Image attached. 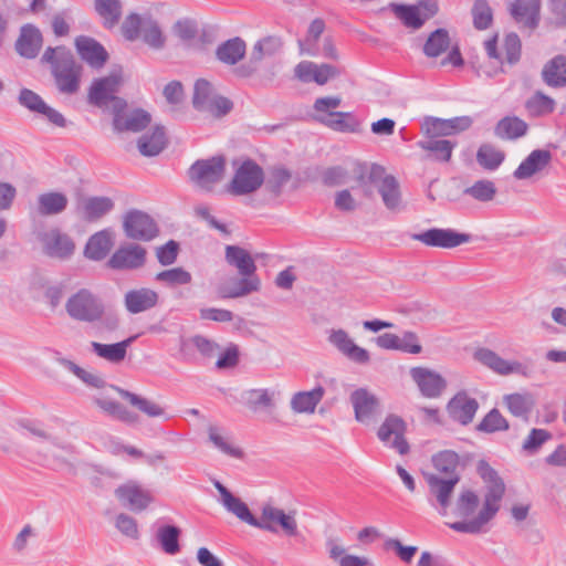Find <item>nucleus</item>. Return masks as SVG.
<instances>
[{
	"instance_id": "obj_58",
	"label": "nucleus",
	"mask_w": 566,
	"mask_h": 566,
	"mask_svg": "<svg viewBox=\"0 0 566 566\" xmlns=\"http://www.w3.org/2000/svg\"><path fill=\"white\" fill-rule=\"evenodd\" d=\"M433 467L441 473L458 475L455 470L459 465V455L451 450H444L432 458Z\"/></svg>"
},
{
	"instance_id": "obj_27",
	"label": "nucleus",
	"mask_w": 566,
	"mask_h": 566,
	"mask_svg": "<svg viewBox=\"0 0 566 566\" xmlns=\"http://www.w3.org/2000/svg\"><path fill=\"white\" fill-rule=\"evenodd\" d=\"M478 409L479 402L476 399L470 397L465 391L454 395L447 405L450 418L462 426L472 422Z\"/></svg>"
},
{
	"instance_id": "obj_54",
	"label": "nucleus",
	"mask_w": 566,
	"mask_h": 566,
	"mask_svg": "<svg viewBox=\"0 0 566 566\" xmlns=\"http://www.w3.org/2000/svg\"><path fill=\"white\" fill-rule=\"evenodd\" d=\"M139 38H142L145 44L154 50H161L166 44V36L164 35L158 22L149 15L145 18L144 28Z\"/></svg>"
},
{
	"instance_id": "obj_57",
	"label": "nucleus",
	"mask_w": 566,
	"mask_h": 566,
	"mask_svg": "<svg viewBox=\"0 0 566 566\" xmlns=\"http://www.w3.org/2000/svg\"><path fill=\"white\" fill-rule=\"evenodd\" d=\"M156 281L166 284L169 287L187 285L191 282V274L182 268H174L161 271L156 274Z\"/></svg>"
},
{
	"instance_id": "obj_41",
	"label": "nucleus",
	"mask_w": 566,
	"mask_h": 566,
	"mask_svg": "<svg viewBox=\"0 0 566 566\" xmlns=\"http://www.w3.org/2000/svg\"><path fill=\"white\" fill-rule=\"evenodd\" d=\"M542 76L548 86H566V56L560 54L548 61L542 71Z\"/></svg>"
},
{
	"instance_id": "obj_17",
	"label": "nucleus",
	"mask_w": 566,
	"mask_h": 566,
	"mask_svg": "<svg viewBox=\"0 0 566 566\" xmlns=\"http://www.w3.org/2000/svg\"><path fill=\"white\" fill-rule=\"evenodd\" d=\"M327 342L343 356L356 364L365 365L370 360L368 350L358 346L343 328L327 331Z\"/></svg>"
},
{
	"instance_id": "obj_64",
	"label": "nucleus",
	"mask_w": 566,
	"mask_h": 566,
	"mask_svg": "<svg viewBox=\"0 0 566 566\" xmlns=\"http://www.w3.org/2000/svg\"><path fill=\"white\" fill-rule=\"evenodd\" d=\"M384 548L386 551H394L399 559L407 564L413 559L416 553L418 552L417 546H405L399 539L392 537H388L384 542Z\"/></svg>"
},
{
	"instance_id": "obj_26",
	"label": "nucleus",
	"mask_w": 566,
	"mask_h": 566,
	"mask_svg": "<svg viewBox=\"0 0 566 566\" xmlns=\"http://www.w3.org/2000/svg\"><path fill=\"white\" fill-rule=\"evenodd\" d=\"M93 403L107 417L133 426L139 421L136 412L128 410L125 406L111 398L106 390L102 394L92 396Z\"/></svg>"
},
{
	"instance_id": "obj_43",
	"label": "nucleus",
	"mask_w": 566,
	"mask_h": 566,
	"mask_svg": "<svg viewBox=\"0 0 566 566\" xmlns=\"http://www.w3.org/2000/svg\"><path fill=\"white\" fill-rule=\"evenodd\" d=\"M324 388L317 386L310 391L296 392L291 399V408L297 413H312L324 396Z\"/></svg>"
},
{
	"instance_id": "obj_2",
	"label": "nucleus",
	"mask_w": 566,
	"mask_h": 566,
	"mask_svg": "<svg viewBox=\"0 0 566 566\" xmlns=\"http://www.w3.org/2000/svg\"><path fill=\"white\" fill-rule=\"evenodd\" d=\"M41 62L50 65L55 87L60 94L75 95L81 87L83 65L65 46H49L41 56Z\"/></svg>"
},
{
	"instance_id": "obj_50",
	"label": "nucleus",
	"mask_w": 566,
	"mask_h": 566,
	"mask_svg": "<svg viewBox=\"0 0 566 566\" xmlns=\"http://www.w3.org/2000/svg\"><path fill=\"white\" fill-rule=\"evenodd\" d=\"M505 159V153L492 144H482L476 151V163L484 170H496Z\"/></svg>"
},
{
	"instance_id": "obj_25",
	"label": "nucleus",
	"mask_w": 566,
	"mask_h": 566,
	"mask_svg": "<svg viewBox=\"0 0 566 566\" xmlns=\"http://www.w3.org/2000/svg\"><path fill=\"white\" fill-rule=\"evenodd\" d=\"M355 419L368 423L379 411V399L366 388H358L350 394Z\"/></svg>"
},
{
	"instance_id": "obj_60",
	"label": "nucleus",
	"mask_w": 566,
	"mask_h": 566,
	"mask_svg": "<svg viewBox=\"0 0 566 566\" xmlns=\"http://www.w3.org/2000/svg\"><path fill=\"white\" fill-rule=\"evenodd\" d=\"M552 438V433L545 429L533 428L522 444V450L533 455L541 447Z\"/></svg>"
},
{
	"instance_id": "obj_47",
	"label": "nucleus",
	"mask_w": 566,
	"mask_h": 566,
	"mask_svg": "<svg viewBox=\"0 0 566 566\" xmlns=\"http://www.w3.org/2000/svg\"><path fill=\"white\" fill-rule=\"evenodd\" d=\"M450 44L451 39L448 30L440 28L429 34L422 51L426 56L433 59L447 52Z\"/></svg>"
},
{
	"instance_id": "obj_5",
	"label": "nucleus",
	"mask_w": 566,
	"mask_h": 566,
	"mask_svg": "<svg viewBox=\"0 0 566 566\" xmlns=\"http://www.w3.org/2000/svg\"><path fill=\"white\" fill-rule=\"evenodd\" d=\"M233 177L227 187V191L233 196L251 195L259 190L264 182L263 168L254 160L248 158L234 161Z\"/></svg>"
},
{
	"instance_id": "obj_35",
	"label": "nucleus",
	"mask_w": 566,
	"mask_h": 566,
	"mask_svg": "<svg viewBox=\"0 0 566 566\" xmlns=\"http://www.w3.org/2000/svg\"><path fill=\"white\" fill-rule=\"evenodd\" d=\"M137 338L136 335L130 336L122 342L114 344H102L98 342H92L91 348L92 352L99 358L105 359L112 364L122 363L126 355L127 348L132 345V343Z\"/></svg>"
},
{
	"instance_id": "obj_36",
	"label": "nucleus",
	"mask_w": 566,
	"mask_h": 566,
	"mask_svg": "<svg viewBox=\"0 0 566 566\" xmlns=\"http://www.w3.org/2000/svg\"><path fill=\"white\" fill-rule=\"evenodd\" d=\"M417 146L428 153V159L449 163L457 143L441 138H427L419 140Z\"/></svg>"
},
{
	"instance_id": "obj_34",
	"label": "nucleus",
	"mask_w": 566,
	"mask_h": 566,
	"mask_svg": "<svg viewBox=\"0 0 566 566\" xmlns=\"http://www.w3.org/2000/svg\"><path fill=\"white\" fill-rule=\"evenodd\" d=\"M114 209V201L108 197H88L78 201L77 212L87 221H95Z\"/></svg>"
},
{
	"instance_id": "obj_6",
	"label": "nucleus",
	"mask_w": 566,
	"mask_h": 566,
	"mask_svg": "<svg viewBox=\"0 0 566 566\" xmlns=\"http://www.w3.org/2000/svg\"><path fill=\"white\" fill-rule=\"evenodd\" d=\"M368 179L377 186L382 203L389 211L398 213L405 210L406 205L396 177L387 175L382 166L374 164L370 167Z\"/></svg>"
},
{
	"instance_id": "obj_53",
	"label": "nucleus",
	"mask_w": 566,
	"mask_h": 566,
	"mask_svg": "<svg viewBox=\"0 0 566 566\" xmlns=\"http://www.w3.org/2000/svg\"><path fill=\"white\" fill-rule=\"evenodd\" d=\"M181 531L175 525H163L156 532V538L161 549L169 555H176L180 551L179 537Z\"/></svg>"
},
{
	"instance_id": "obj_16",
	"label": "nucleus",
	"mask_w": 566,
	"mask_h": 566,
	"mask_svg": "<svg viewBox=\"0 0 566 566\" xmlns=\"http://www.w3.org/2000/svg\"><path fill=\"white\" fill-rule=\"evenodd\" d=\"M43 253L52 259L67 260L75 251V243L72 238L54 228L39 235Z\"/></svg>"
},
{
	"instance_id": "obj_56",
	"label": "nucleus",
	"mask_w": 566,
	"mask_h": 566,
	"mask_svg": "<svg viewBox=\"0 0 566 566\" xmlns=\"http://www.w3.org/2000/svg\"><path fill=\"white\" fill-rule=\"evenodd\" d=\"M463 193L481 202H488L494 199L496 195L495 184L488 179L475 181L472 186L467 187Z\"/></svg>"
},
{
	"instance_id": "obj_13",
	"label": "nucleus",
	"mask_w": 566,
	"mask_h": 566,
	"mask_svg": "<svg viewBox=\"0 0 566 566\" xmlns=\"http://www.w3.org/2000/svg\"><path fill=\"white\" fill-rule=\"evenodd\" d=\"M411 239L427 247L453 249L471 241L472 237L451 228H431L421 233L411 234Z\"/></svg>"
},
{
	"instance_id": "obj_24",
	"label": "nucleus",
	"mask_w": 566,
	"mask_h": 566,
	"mask_svg": "<svg viewBox=\"0 0 566 566\" xmlns=\"http://www.w3.org/2000/svg\"><path fill=\"white\" fill-rule=\"evenodd\" d=\"M410 376L421 395L427 398L439 397L447 387V381L440 374L424 367L411 368Z\"/></svg>"
},
{
	"instance_id": "obj_11",
	"label": "nucleus",
	"mask_w": 566,
	"mask_h": 566,
	"mask_svg": "<svg viewBox=\"0 0 566 566\" xmlns=\"http://www.w3.org/2000/svg\"><path fill=\"white\" fill-rule=\"evenodd\" d=\"M122 84V77L117 73H111L106 76L94 78L87 92V102L96 107H104L112 103V107L116 104L117 99H123L116 96Z\"/></svg>"
},
{
	"instance_id": "obj_10",
	"label": "nucleus",
	"mask_w": 566,
	"mask_h": 566,
	"mask_svg": "<svg viewBox=\"0 0 566 566\" xmlns=\"http://www.w3.org/2000/svg\"><path fill=\"white\" fill-rule=\"evenodd\" d=\"M254 527L271 533H277L279 528H281L286 536L292 537L297 535L295 512L286 513L282 509L271 504H266L262 507L261 516L256 518V525H254Z\"/></svg>"
},
{
	"instance_id": "obj_45",
	"label": "nucleus",
	"mask_w": 566,
	"mask_h": 566,
	"mask_svg": "<svg viewBox=\"0 0 566 566\" xmlns=\"http://www.w3.org/2000/svg\"><path fill=\"white\" fill-rule=\"evenodd\" d=\"M67 202V197L62 192H45L38 198V210L41 216L59 214L65 210Z\"/></svg>"
},
{
	"instance_id": "obj_33",
	"label": "nucleus",
	"mask_w": 566,
	"mask_h": 566,
	"mask_svg": "<svg viewBox=\"0 0 566 566\" xmlns=\"http://www.w3.org/2000/svg\"><path fill=\"white\" fill-rule=\"evenodd\" d=\"M114 245V232L111 229L101 230L86 242L84 255L92 261H101L106 258Z\"/></svg>"
},
{
	"instance_id": "obj_38",
	"label": "nucleus",
	"mask_w": 566,
	"mask_h": 566,
	"mask_svg": "<svg viewBox=\"0 0 566 566\" xmlns=\"http://www.w3.org/2000/svg\"><path fill=\"white\" fill-rule=\"evenodd\" d=\"M167 138L163 126H155L151 133L142 135L137 140V148L145 157L159 155L166 147Z\"/></svg>"
},
{
	"instance_id": "obj_59",
	"label": "nucleus",
	"mask_w": 566,
	"mask_h": 566,
	"mask_svg": "<svg viewBox=\"0 0 566 566\" xmlns=\"http://www.w3.org/2000/svg\"><path fill=\"white\" fill-rule=\"evenodd\" d=\"M476 428L488 433L505 431L509 429V422L501 412L494 408L485 415Z\"/></svg>"
},
{
	"instance_id": "obj_12",
	"label": "nucleus",
	"mask_w": 566,
	"mask_h": 566,
	"mask_svg": "<svg viewBox=\"0 0 566 566\" xmlns=\"http://www.w3.org/2000/svg\"><path fill=\"white\" fill-rule=\"evenodd\" d=\"M123 229L127 238L137 241H150L158 234L155 220L146 212L132 209L123 220Z\"/></svg>"
},
{
	"instance_id": "obj_23",
	"label": "nucleus",
	"mask_w": 566,
	"mask_h": 566,
	"mask_svg": "<svg viewBox=\"0 0 566 566\" xmlns=\"http://www.w3.org/2000/svg\"><path fill=\"white\" fill-rule=\"evenodd\" d=\"M115 495L124 506L135 512L144 511L153 501L150 492L133 481L118 486Z\"/></svg>"
},
{
	"instance_id": "obj_7",
	"label": "nucleus",
	"mask_w": 566,
	"mask_h": 566,
	"mask_svg": "<svg viewBox=\"0 0 566 566\" xmlns=\"http://www.w3.org/2000/svg\"><path fill=\"white\" fill-rule=\"evenodd\" d=\"M192 105L197 111L209 112L214 116H223L232 109V102L216 93L212 84L199 78L193 86Z\"/></svg>"
},
{
	"instance_id": "obj_52",
	"label": "nucleus",
	"mask_w": 566,
	"mask_h": 566,
	"mask_svg": "<svg viewBox=\"0 0 566 566\" xmlns=\"http://www.w3.org/2000/svg\"><path fill=\"white\" fill-rule=\"evenodd\" d=\"M390 9L395 13V15L402 22V24L407 28L418 30L426 22L424 19L421 17L419 7L410 4L391 3Z\"/></svg>"
},
{
	"instance_id": "obj_9",
	"label": "nucleus",
	"mask_w": 566,
	"mask_h": 566,
	"mask_svg": "<svg viewBox=\"0 0 566 566\" xmlns=\"http://www.w3.org/2000/svg\"><path fill=\"white\" fill-rule=\"evenodd\" d=\"M226 171L223 156H214L209 159L195 161L189 168L190 180L203 190H211L216 184L222 180Z\"/></svg>"
},
{
	"instance_id": "obj_37",
	"label": "nucleus",
	"mask_w": 566,
	"mask_h": 566,
	"mask_svg": "<svg viewBox=\"0 0 566 566\" xmlns=\"http://www.w3.org/2000/svg\"><path fill=\"white\" fill-rule=\"evenodd\" d=\"M56 363L72 373L75 377H77L81 381H83L86 386L93 387L96 389H111L112 385H108L106 380L98 375L97 373H93L90 370H86L75 364L73 360L65 358V357H57Z\"/></svg>"
},
{
	"instance_id": "obj_22",
	"label": "nucleus",
	"mask_w": 566,
	"mask_h": 566,
	"mask_svg": "<svg viewBox=\"0 0 566 566\" xmlns=\"http://www.w3.org/2000/svg\"><path fill=\"white\" fill-rule=\"evenodd\" d=\"M280 391L273 388H252L241 392L240 401L252 412L272 411L276 408Z\"/></svg>"
},
{
	"instance_id": "obj_1",
	"label": "nucleus",
	"mask_w": 566,
	"mask_h": 566,
	"mask_svg": "<svg viewBox=\"0 0 566 566\" xmlns=\"http://www.w3.org/2000/svg\"><path fill=\"white\" fill-rule=\"evenodd\" d=\"M478 473L486 484L483 505L474 516L479 506V496L471 490L463 491L455 503L454 513L462 517L449 524L450 528L465 534H480L485 532L489 522L500 510V503L505 493V484L497 472L484 460L478 463Z\"/></svg>"
},
{
	"instance_id": "obj_62",
	"label": "nucleus",
	"mask_w": 566,
	"mask_h": 566,
	"mask_svg": "<svg viewBox=\"0 0 566 566\" xmlns=\"http://www.w3.org/2000/svg\"><path fill=\"white\" fill-rule=\"evenodd\" d=\"M210 442L219 449L222 453L233 458H241L242 451L239 448L231 446V443L219 433V429L214 426L208 428Z\"/></svg>"
},
{
	"instance_id": "obj_30",
	"label": "nucleus",
	"mask_w": 566,
	"mask_h": 566,
	"mask_svg": "<svg viewBox=\"0 0 566 566\" xmlns=\"http://www.w3.org/2000/svg\"><path fill=\"white\" fill-rule=\"evenodd\" d=\"M213 485L220 493V502L228 512L253 527L256 525V517L241 499L234 496L220 481H214Z\"/></svg>"
},
{
	"instance_id": "obj_28",
	"label": "nucleus",
	"mask_w": 566,
	"mask_h": 566,
	"mask_svg": "<svg viewBox=\"0 0 566 566\" xmlns=\"http://www.w3.org/2000/svg\"><path fill=\"white\" fill-rule=\"evenodd\" d=\"M158 302V293L149 287L132 289L124 295L125 310L133 315L156 307Z\"/></svg>"
},
{
	"instance_id": "obj_51",
	"label": "nucleus",
	"mask_w": 566,
	"mask_h": 566,
	"mask_svg": "<svg viewBox=\"0 0 566 566\" xmlns=\"http://www.w3.org/2000/svg\"><path fill=\"white\" fill-rule=\"evenodd\" d=\"M94 8L103 19L105 28L112 29L119 22L122 17V2L119 0H95Z\"/></svg>"
},
{
	"instance_id": "obj_31",
	"label": "nucleus",
	"mask_w": 566,
	"mask_h": 566,
	"mask_svg": "<svg viewBox=\"0 0 566 566\" xmlns=\"http://www.w3.org/2000/svg\"><path fill=\"white\" fill-rule=\"evenodd\" d=\"M43 44L41 31L33 24H25L21 28L20 35L15 42L17 52L25 59L38 56Z\"/></svg>"
},
{
	"instance_id": "obj_18",
	"label": "nucleus",
	"mask_w": 566,
	"mask_h": 566,
	"mask_svg": "<svg viewBox=\"0 0 566 566\" xmlns=\"http://www.w3.org/2000/svg\"><path fill=\"white\" fill-rule=\"evenodd\" d=\"M21 106L28 108L32 113L42 115L56 127H66L67 120L57 109L49 106L44 99L35 92L29 88H22L18 96Z\"/></svg>"
},
{
	"instance_id": "obj_8",
	"label": "nucleus",
	"mask_w": 566,
	"mask_h": 566,
	"mask_svg": "<svg viewBox=\"0 0 566 566\" xmlns=\"http://www.w3.org/2000/svg\"><path fill=\"white\" fill-rule=\"evenodd\" d=\"M113 128L117 133L144 130L151 122L148 112L142 108H129L125 99H117L113 106Z\"/></svg>"
},
{
	"instance_id": "obj_20",
	"label": "nucleus",
	"mask_w": 566,
	"mask_h": 566,
	"mask_svg": "<svg viewBox=\"0 0 566 566\" xmlns=\"http://www.w3.org/2000/svg\"><path fill=\"white\" fill-rule=\"evenodd\" d=\"M459 480V475H451L448 479H443L437 474H429L427 476L430 495L436 499L437 505L433 502L431 503L437 507L439 514H447L454 486Z\"/></svg>"
},
{
	"instance_id": "obj_48",
	"label": "nucleus",
	"mask_w": 566,
	"mask_h": 566,
	"mask_svg": "<svg viewBox=\"0 0 566 566\" xmlns=\"http://www.w3.org/2000/svg\"><path fill=\"white\" fill-rule=\"evenodd\" d=\"M280 36L269 35L255 42L250 53V63L256 64L265 57L273 56L282 49Z\"/></svg>"
},
{
	"instance_id": "obj_14",
	"label": "nucleus",
	"mask_w": 566,
	"mask_h": 566,
	"mask_svg": "<svg viewBox=\"0 0 566 566\" xmlns=\"http://www.w3.org/2000/svg\"><path fill=\"white\" fill-rule=\"evenodd\" d=\"M407 424L402 418L389 415L378 429V439L388 448L395 449L400 455L409 452L410 447L405 439Z\"/></svg>"
},
{
	"instance_id": "obj_63",
	"label": "nucleus",
	"mask_w": 566,
	"mask_h": 566,
	"mask_svg": "<svg viewBox=\"0 0 566 566\" xmlns=\"http://www.w3.org/2000/svg\"><path fill=\"white\" fill-rule=\"evenodd\" d=\"M146 17L147 15L142 17L137 13H130L126 17L122 24V32L126 40L135 41L140 36Z\"/></svg>"
},
{
	"instance_id": "obj_4",
	"label": "nucleus",
	"mask_w": 566,
	"mask_h": 566,
	"mask_svg": "<svg viewBox=\"0 0 566 566\" xmlns=\"http://www.w3.org/2000/svg\"><path fill=\"white\" fill-rule=\"evenodd\" d=\"M103 300L87 287L78 289L65 302V312L75 322L95 324L102 315Z\"/></svg>"
},
{
	"instance_id": "obj_39",
	"label": "nucleus",
	"mask_w": 566,
	"mask_h": 566,
	"mask_svg": "<svg viewBox=\"0 0 566 566\" xmlns=\"http://www.w3.org/2000/svg\"><path fill=\"white\" fill-rule=\"evenodd\" d=\"M112 390L116 391L123 399L127 400L133 407L148 417H164L165 409L158 403L136 395L132 391L123 389L118 386H111Z\"/></svg>"
},
{
	"instance_id": "obj_32",
	"label": "nucleus",
	"mask_w": 566,
	"mask_h": 566,
	"mask_svg": "<svg viewBox=\"0 0 566 566\" xmlns=\"http://www.w3.org/2000/svg\"><path fill=\"white\" fill-rule=\"evenodd\" d=\"M552 161V153L546 149H535L518 165L513 172L515 179H528L544 170Z\"/></svg>"
},
{
	"instance_id": "obj_21",
	"label": "nucleus",
	"mask_w": 566,
	"mask_h": 566,
	"mask_svg": "<svg viewBox=\"0 0 566 566\" xmlns=\"http://www.w3.org/2000/svg\"><path fill=\"white\" fill-rule=\"evenodd\" d=\"M74 45L81 60L94 70H101L108 61L109 56L105 48L91 36H77Z\"/></svg>"
},
{
	"instance_id": "obj_29",
	"label": "nucleus",
	"mask_w": 566,
	"mask_h": 566,
	"mask_svg": "<svg viewBox=\"0 0 566 566\" xmlns=\"http://www.w3.org/2000/svg\"><path fill=\"white\" fill-rule=\"evenodd\" d=\"M541 0H515L510 6V13L515 22L534 30L539 23Z\"/></svg>"
},
{
	"instance_id": "obj_46",
	"label": "nucleus",
	"mask_w": 566,
	"mask_h": 566,
	"mask_svg": "<svg viewBox=\"0 0 566 566\" xmlns=\"http://www.w3.org/2000/svg\"><path fill=\"white\" fill-rule=\"evenodd\" d=\"M325 22L323 19H314L306 32L304 40L298 41L301 53L307 54L310 56H318L319 48L318 40L321 35L324 33Z\"/></svg>"
},
{
	"instance_id": "obj_19",
	"label": "nucleus",
	"mask_w": 566,
	"mask_h": 566,
	"mask_svg": "<svg viewBox=\"0 0 566 566\" xmlns=\"http://www.w3.org/2000/svg\"><path fill=\"white\" fill-rule=\"evenodd\" d=\"M474 358L499 375L507 376L517 374L527 376L528 368L524 364L518 360H506L489 348H479L475 350Z\"/></svg>"
},
{
	"instance_id": "obj_42",
	"label": "nucleus",
	"mask_w": 566,
	"mask_h": 566,
	"mask_svg": "<svg viewBox=\"0 0 566 566\" xmlns=\"http://www.w3.org/2000/svg\"><path fill=\"white\" fill-rule=\"evenodd\" d=\"M247 45L241 38H233L221 43L216 51L217 59L227 65H234L245 55Z\"/></svg>"
},
{
	"instance_id": "obj_55",
	"label": "nucleus",
	"mask_w": 566,
	"mask_h": 566,
	"mask_svg": "<svg viewBox=\"0 0 566 566\" xmlns=\"http://www.w3.org/2000/svg\"><path fill=\"white\" fill-rule=\"evenodd\" d=\"M555 101L542 92L534 93L526 102L525 108L531 116L538 117L554 112Z\"/></svg>"
},
{
	"instance_id": "obj_40",
	"label": "nucleus",
	"mask_w": 566,
	"mask_h": 566,
	"mask_svg": "<svg viewBox=\"0 0 566 566\" xmlns=\"http://www.w3.org/2000/svg\"><path fill=\"white\" fill-rule=\"evenodd\" d=\"M528 125L517 116H505L494 128V134L501 139L514 140L526 135Z\"/></svg>"
},
{
	"instance_id": "obj_61",
	"label": "nucleus",
	"mask_w": 566,
	"mask_h": 566,
	"mask_svg": "<svg viewBox=\"0 0 566 566\" xmlns=\"http://www.w3.org/2000/svg\"><path fill=\"white\" fill-rule=\"evenodd\" d=\"M473 24L478 30H485L492 22V10L486 0H476L472 8Z\"/></svg>"
},
{
	"instance_id": "obj_3",
	"label": "nucleus",
	"mask_w": 566,
	"mask_h": 566,
	"mask_svg": "<svg viewBox=\"0 0 566 566\" xmlns=\"http://www.w3.org/2000/svg\"><path fill=\"white\" fill-rule=\"evenodd\" d=\"M224 259L229 265L237 269L241 277L221 287L223 298H238L260 290L261 281L255 274V261L245 249L239 245H227Z\"/></svg>"
},
{
	"instance_id": "obj_44",
	"label": "nucleus",
	"mask_w": 566,
	"mask_h": 566,
	"mask_svg": "<svg viewBox=\"0 0 566 566\" xmlns=\"http://www.w3.org/2000/svg\"><path fill=\"white\" fill-rule=\"evenodd\" d=\"M321 123L340 133H357L359 130V122L348 112H333L329 117H319Z\"/></svg>"
},
{
	"instance_id": "obj_15",
	"label": "nucleus",
	"mask_w": 566,
	"mask_h": 566,
	"mask_svg": "<svg viewBox=\"0 0 566 566\" xmlns=\"http://www.w3.org/2000/svg\"><path fill=\"white\" fill-rule=\"evenodd\" d=\"M146 249L137 243L119 245L107 261V266L115 271L140 269L146 263Z\"/></svg>"
},
{
	"instance_id": "obj_49",
	"label": "nucleus",
	"mask_w": 566,
	"mask_h": 566,
	"mask_svg": "<svg viewBox=\"0 0 566 566\" xmlns=\"http://www.w3.org/2000/svg\"><path fill=\"white\" fill-rule=\"evenodd\" d=\"M503 401L514 417L524 420L528 419L534 407V399L530 394H510L504 396Z\"/></svg>"
}]
</instances>
